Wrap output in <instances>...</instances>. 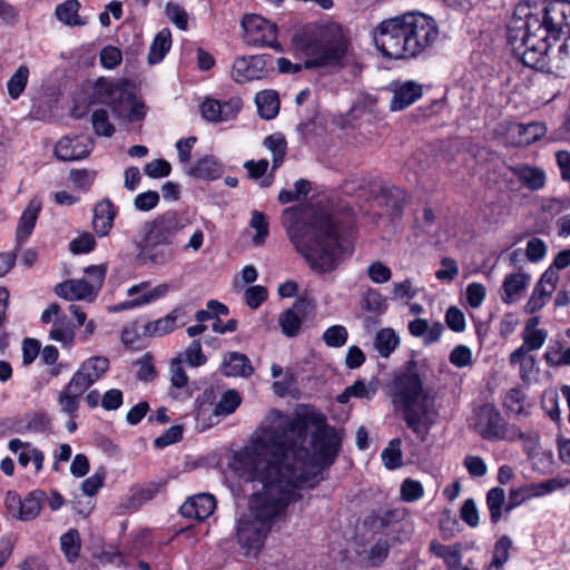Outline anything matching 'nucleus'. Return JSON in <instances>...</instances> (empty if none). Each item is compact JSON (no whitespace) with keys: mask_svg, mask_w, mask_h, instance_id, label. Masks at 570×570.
<instances>
[{"mask_svg":"<svg viewBox=\"0 0 570 570\" xmlns=\"http://www.w3.org/2000/svg\"><path fill=\"white\" fill-rule=\"evenodd\" d=\"M308 419L318 425L312 435V455L297 444L305 436L299 420L271 410L248 444L234 453L230 468L248 475L259 464L265 468V462L272 463L279 471L283 484L295 493L299 488H313L320 481L321 469L333 463L342 438L325 424L324 414L311 411Z\"/></svg>","mask_w":570,"mask_h":570,"instance_id":"obj_1","label":"nucleus"},{"mask_svg":"<svg viewBox=\"0 0 570 570\" xmlns=\"http://www.w3.org/2000/svg\"><path fill=\"white\" fill-rule=\"evenodd\" d=\"M567 35L560 51L570 52V1L543 0L531 8L518 4L507 22L505 50L524 66L542 69L551 40Z\"/></svg>","mask_w":570,"mask_h":570,"instance_id":"obj_2","label":"nucleus"},{"mask_svg":"<svg viewBox=\"0 0 570 570\" xmlns=\"http://www.w3.org/2000/svg\"><path fill=\"white\" fill-rule=\"evenodd\" d=\"M240 478L257 480L262 484L248 500V508L236 527V540L246 556H256L264 546L273 525L286 515L288 504L297 499L294 491L283 484L279 471L272 463L265 462L248 475L233 469Z\"/></svg>","mask_w":570,"mask_h":570,"instance_id":"obj_3","label":"nucleus"},{"mask_svg":"<svg viewBox=\"0 0 570 570\" xmlns=\"http://www.w3.org/2000/svg\"><path fill=\"white\" fill-rule=\"evenodd\" d=\"M283 224L295 249L315 273H331L343 261L337 229L327 215L313 208H287Z\"/></svg>","mask_w":570,"mask_h":570,"instance_id":"obj_4","label":"nucleus"},{"mask_svg":"<svg viewBox=\"0 0 570 570\" xmlns=\"http://www.w3.org/2000/svg\"><path fill=\"white\" fill-rule=\"evenodd\" d=\"M373 41L385 57H416L439 38L435 20L422 12H406L380 22L373 30Z\"/></svg>","mask_w":570,"mask_h":570,"instance_id":"obj_5","label":"nucleus"},{"mask_svg":"<svg viewBox=\"0 0 570 570\" xmlns=\"http://www.w3.org/2000/svg\"><path fill=\"white\" fill-rule=\"evenodd\" d=\"M392 401L404 410L407 426L422 439L435 423L438 411L434 399L423 389L420 376L414 372L397 375L392 382Z\"/></svg>","mask_w":570,"mask_h":570,"instance_id":"obj_6","label":"nucleus"},{"mask_svg":"<svg viewBox=\"0 0 570 570\" xmlns=\"http://www.w3.org/2000/svg\"><path fill=\"white\" fill-rule=\"evenodd\" d=\"M94 98L97 102L110 107L117 119L136 122L146 116L145 104L135 97L127 81L99 80L95 87Z\"/></svg>","mask_w":570,"mask_h":570,"instance_id":"obj_7","label":"nucleus"},{"mask_svg":"<svg viewBox=\"0 0 570 570\" xmlns=\"http://www.w3.org/2000/svg\"><path fill=\"white\" fill-rule=\"evenodd\" d=\"M193 223L187 212L167 210L144 225L145 247L170 246L176 237Z\"/></svg>","mask_w":570,"mask_h":570,"instance_id":"obj_8","label":"nucleus"},{"mask_svg":"<svg viewBox=\"0 0 570 570\" xmlns=\"http://www.w3.org/2000/svg\"><path fill=\"white\" fill-rule=\"evenodd\" d=\"M345 53V42L342 29L336 23L321 28L320 39L307 47V67H327L340 62Z\"/></svg>","mask_w":570,"mask_h":570,"instance_id":"obj_9","label":"nucleus"},{"mask_svg":"<svg viewBox=\"0 0 570 570\" xmlns=\"http://www.w3.org/2000/svg\"><path fill=\"white\" fill-rule=\"evenodd\" d=\"M244 40L250 46H267L282 50L277 42V27L275 23L258 14H247L242 20Z\"/></svg>","mask_w":570,"mask_h":570,"instance_id":"obj_10","label":"nucleus"},{"mask_svg":"<svg viewBox=\"0 0 570 570\" xmlns=\"http://www.w3.org/2000/svg\"><path fill=\"white\" fill-rule=\"evenodd\" d=\"M272 57L266 55L244 56L234 60L230 76L238 83L261 80L273 72Z\"/></svg>","mask_w":570,"mask_h":570,"instance_id":"obj_11","label":"nucleus"},{"mask_svg":"<svg viewBox=\"0 0 570 570\" xmlns=\"http://www.w3.org/2000/svg\"><path fill=\"white\" fill-rule=\"evenodd\" d=\"M169 289L170 286L166 283L149 288L148 283L141 282L139 284L130 286L127 289V295L130 297V299L117 304L116 306L112 307V311L121 312L148 305L165 297L168 294Z\"/></svg>","mask_w":570,"mask_h":570,"instance_id":"obj_12","label":"nucleus"},{"mask_svg":"<svg viewBox=\"0 0 570 570\" xmlns=\"http://www.w3.org/2000/svg\"><path fill=\"white\" fill-rule=\"evenodd\" d=\"M109 367V360L105 356H91L83 361L70 379L85 391L99 381Z\"/></svg>","mask_w":570,"mask_h":570,"instance_id":"obj_13","label":"nucleus"},{"mask_svg":"<svg viewBox=\"0 0 570 570\" xmlns=\"http://www.w3.org/2000/svg\"><path fill=\"white\" fill-rule=\"evenodd\" d=\"M393 97L390 101L392 111L407 108L422 97V86L413 80L396 81L390 85Z\"/></svg>","mask_w":570,"mask_h":570,"instance_id":"obj_14","label":"nucleus"},{"mask_svg":"<svg viewBox=\"0 0 570 570\" xmlns=\"http://www.w3.org/2000/svg\"><path fill=\"white\" fill-rule=\"evenodd\" d=\"M242 108L239 99L220 104L216 99L207 98L200 105V112L204 119L212 122L227 121L235 117Z\"/></svg>","mask_w":570,"mask_h":570,"instance_id":"obj_15","label":"nucleus"},{"mask_svg":"<svg viewBox=\"0 0 570 570\" xmlns=\"http://www.w3.org/2000/svg\"><path fill=\"white\" fill-rule=\"evenodd\" d=\"M216 508L215 498L209 493H199L188 498L180 507V513L185 518L205 520Z\"/></svg>","mask_w":570,"mask_h":570,"instance_id":"obj_16","label":"nucleus"},{"mask_svg":"<svg viewBox=\"0 0 570 570\" xmlns=\"http://www.w3.org/2000/svg\"><path fill=\"white\" fill-rule=\"evenodd\" d=\"M185 312L181 307H176L166 316L156 321L149 322L144 326V334L146 336L160 337L174 332L177 327L185 324L183 321Z\"/></svg>","mask_w":570,"mask_h":570,"instance_id":"obj_17","label":"nucleus"},{"mask_svg":"<svg viewBox=\"0 0 570 570\" xmlns=\"http://www.w3.org/2000/svg\"><path fill=\"white\" fill-rule=\"evenodd\" d=\"M92 287L86 279H69L58 284L55 293L67 301L85 299L91 302L97 296Z\"/></svg>","mask_w":570,"mask_h":570,"instance_id":"obj_18","label":"nucleus"},{"mask_svg":"<svg viewBox=\"0 0 570 570\" xmlns=\"http://www.w3.org/2000/svg\"><path fill=\"white\" fill-rule=\"evenodd\" d=\"M89 153V142L79 137H63L57 142L55 147L56 157L63 161L82 159L87 157Z\"/></svg>","mask_w":570,"mask_h":570,"instance_id":"obj_19","label":"nucleus"},{"mask_svg":"<svg viewBox=\"0 0 570 570\" xmlns=\"http://www.w3.org/2000/svg\"><path fill=\"white\" fill-rule=\"evenodd\" d=\"M531 282V275L522 268L508 274L503 281L504 297L507 304H512L521 299Z\"/></svg>","mask_w":570,"mask_h":570,"instance_id":"obj_20","label":"nucleus"},{"mask_svg":"<svg viewBox=\"0 0 570 570\" xmlns=\"http://www.w3.org/2000/svg\"><path fill=\"white\" fill-rule=\"evenodd\" d=\"M409 332L412 336L421 338L425 345L440 341L444 326L441 322H430L426 318H414L409 323Z\"/></svg>","mask_w":570,"mask_h":570,"instance_id":"obj_21","label":"nucleus"},{"mask_svg":"<svg viewBox=\"0 0 570 570\" xmlns=\"http://www.w3.org/2000/svg\"><path fill=\"white\" fill-rule=\"evenodd\" d=\"M253 366L249 358L238 352H229L224 355L222 362V373L225 376L248 377L253 373Z\"/></svg>","mask_w":570,"mask_h":570,"instance_id":"obj_22","label":"nucleus"},{"mask_svg":"<svg viewBox=\"0 0 570 570\" xmlns=\"http://www.w3.org/2000/svg\"><path fill=\"white\" fill-rule=\"evenodd\" d=\"M85 392L86 391L81 389V386L70 380L58 395V405L60 411L69 415L71 419L77 416L80 400Z\"/></svg>","mask_w":570,"mask_h":570,"instance_id":"obj_23","label":"nucleus"},{"mask_svg":"<svg viewBox=\"0 0 570 570\" xmlns=\"http://www.w3.org/2000/svg\"><path fill=\"white\" fill-rule=\"evenodd\" d=\"M40 212L41 202L38 198L31 199L22 212L17 226L16 235L19 243L26 242L31 235Z\"/></svg>","mask_w":570,"mask_h":570,"instance_id":"obj_24","label":"nucleus"},{"mask_svg":"<svg viewBox=\"0 0 570 570\" xmlns=\"http://www.w3.org/2000/svg\"><path fill=\"white\" fill-rule=\"evenodd\" d=\"M116 209L109 199L99 202L94 209L92 226L95 233L104 237L112 227Z\"/></svg>","mask_w":570,"mask_h":570,"instance_id":"obj_25","label":"nucleus"},{"mask_svg":"<svg viewBox=\"0 0 570 570\" xmlns=\"http://www.w3.org/2000/svg\"><path fill=\"white\" fill-rule=\"evenodd\" d=\"M187 174L197 178L214 180L222 176L223 165L214 156H204L187 170Z\"/></svg>","mask_w":570,"mask_h":570,"instance_id":"obj_26","label":"nucleus"},{"mask_svg":"<svg viewBox=\"0 0 570 570\" xmlns=\"http://www.w3.org/2000/svg\"><path fill=\"white\" fill-rule=\"evenodd\" d=\"M509 170L531 190H539L546 184V174L538 167L514 166L509 167Z\"/></svg>","mask_w":570,"mask_h":570,"instance_id":"obj_27","label":"nucleus"},{"mask_svg":"<svg viewBox=\"0 0 570 570\" xmlns=\"http://www.w3.org/2000/svg\"><path fill=\"white\" fill-rule=\"evenodd\" d=\"M503 405L508 416L520 419L529 414L527 395L518 387L508 391L504 396Z\"/></svg>","mask_w":570,"mask_h":570,"instance_id":"obj_28","label":"nucleus"},{"mask_svg":"<svg viewBox=\"0 0 570 570\" xmlns=\"http://www.w3.org/2000/svg\"><path fill=\"white\" fill-rule=\"evenodd\" d=\"M80 3L78 0H67L56 7L57 19L69 27H82L87 20L79 16Z\"/></svg>","mask_w":570,"mask_h":570,"instance_id":"obj_29","label":"nucleus"},{"mask_svg":"<svg viewBox=\"0 0 570 570\" xmlns=\"http://www.w3.org/2000/svg\"><path fill=\"white\" fill-rule=\"evenodd\" d=\"M255 102L258 114L264 119H273L279 111L278 95L274 90H262L256 94Z\"/></svg>","mask_w":570,"mask_h":570,"instance_id":"obj_30","label":"nucleus"},{"mask_svg":"<svg viewBox=\"0 0 570 570\" xmlns=\"http://www.w3.org/2000/svg\"><path fill=\"white\" fill-rule=\"evenodd\" d=\"M171 47V33L170 30L165 28L160 30L154 41L151 42L149 53H148V62L150 65H156L160 62L166 53L169 51Z\"/></svg>","mask_w":570,"mask_h":570,"instance_id":"obj_31","label":"nucleus"},{"mask_svg":"<svg viewBox=\"0 0 570 570\" xmlns=\"http://www.w3.org/2000/svg\"><path fill=\"white\" fill-rule=\"evenodd\" d=\"M263 145L272 154V169L276 170L284 161L287 144L282 134L269 135L264 139Z\"/></svg>","mask_w":570,"mask_h":570,"instance_id":"obj_32","label":"nucleus"},{"mask_svg":"<svg viewBox=\"0 0 570 570\" xmlns=\"http://www.w3.org/2000/svg\"><path fill=\"white\" fill-rule=\"evenodd\" d=\"M46 493L42 490H33L22 500L20 520H33L41 511Z\"/></svg>","mask_w":570,"mask_h":570,"instance_id":"obj_33","label":"nucleus"},{"mask_svg":"<svg viewBox=\"0 0 570 570\" xmlns=\"http://www.w3.org/2000/svg\"><path fill=\"white\" fill-rule=\"evenodd\" d=\"M513 130L521 132L522 136L520 139H514L513 144L515 146H528L546 134V126L540 122L515 124Z\"/></svg>","mask_w":570,"mask_h":570,"instance_id":"obj_34","label":"nucleus"},{"mask_svg":"<svg viewBox=\"0 0 570 570\" xmlns=\"http://www.w3.org/2000/svg\"><path fill=\"white\" fill-rule=\"evenodd\" d=\"M90 122L96 135L101 137H111L116 128L109 119L106 108L100 107L92 110Z\"/></svg>","mask_w":570,"mask_h":570,"instance_id":"obj_35","label":"nucleus"},{"mask_svg":"<svg viewBox=\"0 0 570 570\" xmlns=\"http://www.w3.org/2000/svg\"><path fill=\"white\" fill-rule=\"evenodd\" d=\"M399 343V337L390 327L379 331L374 340V346L382 357H389Z\"/></svg>","mask_w":570,"mask_h":570,"instance_id":"obj_36","label":"nucleus"},{"mask_svg":"<svg viewBox=\"0 0 570 570\" xmlns=\"http://www.w3.org/2000/svg\"><path fill=\"white\" fill-rule=\"evenodd\" d=\"M29 73V68L21 65L7 81V91L12 100H17L23 94L28 85Z\"/></svg>","mask_w":570,"mask_h":570,"instance_id":"obj_37","label":"nucleus"},{"mask_svg":"<svg viewBox=\"0 0 570 570\" xmlns=\"http://www.w3.org/2000/svg\"><path fill=\"white\" fill-rule=\"evenodd\" d=\"M49 337L61 343L63 346H71L75 341V331L65 316L58 317L53 322Z\"/></svg>","mask_w":570,"mask_h":570,"instance_id":"obj_38","label":"nucleus"},{"mask_svg":"<svg viewBox=\"0 0 570 570\" xmlns=\"http://www.w3.org/2000/svg\"><path fill=\"white\" fill-rule=\"evenodd\" d=\"M175 360L191 367H199L207 362V356L203 353L200 341L193 340Z\"/></svg>","mask_w":570,"mask_h":570,"instance_id":"obj_39","label":"nucleus"},{"mask_svg":"<svg viewBox=\"0 0 570 570\" xmlns=\"http://www.w3.org/2000/svg\"><path fill=\"white\" fill-rule=\"evenodd\" d=\"M80 537L76 529H70L60 537V548L69 562L75 561L80 552Z\"/></svg>","mask_w":570,"mask_h":570,"instance_id":"obj_40","label":"nucleus"},{"mask_svg":"<svg viewBox=\"0 0 570 570\" xmlns=\"http://www.w3.org/2000/svg\"><path fill=\"white\" fill-rule=\"evenodd\" d=\"M299 305L301 303H296L293 308L286 309L279 316V325L286 336H296L301 330L302 321L296 312Z\"/></svg>","mask_w":570,"mask_h":570,"instance_id":"obj_41","label":"nucleus"},{"mask_svg":"<svg viewBox=\"0 0 570 570\" xmlns=\"http://www.w3.org/2000/svg\"><path fill=\"white\" fill-rule=\"evenodd\" d=\"M242 399L237 391H226L217 402L214 413L216 415H229L240 405Z\"/></svg>","mask_w":570,"mask_h":570,"instance_id":"obj_42","label":"nucleus"},{"mask_svg":"<svg viewBox=\"0 0 570 570\" xmlns=\"http://www.w3.org/2000/svg\"><path fill=\"white\" fill-rule=\"evenodd\" d=\"M381 459L384 463V466L389 470L400 468L402 465L401 440H392L382 451Z\"/></svg>","mask_w":570,"mask_h":570,"instance_id":"obj_43","label":"nucleus"},{"mask_svg":"<svg viewBox=\"0 0 570 570\" xmlns=\"http://www.w3.org/2000/svg\"><path fill=\"white\" fill-rule=\"evenodd\" d=\"M548 337V332L543 328L532 332H523V344L517 348V356L523 352L537 351L542 347Z\"/></svg>","mask_w":570,"mask_h":570,"instance_id":"obj_44","label":"nucleus"},{"mask_svg":"<svg viewBox=\"0 0 570 570\" xmlns=\"http://www.w3.org/2000/svg\"><path fill=\"white\" fill-rule=\"evenodd\" d=\"M560 399L557 390L544 391L541 397V406L549 417L554 422L561 421Z\"/></svg>","mask_w":570,"mask_h":570,"instance_id":"obj_45","label":"nucleus"},{"mask_svg":"<svg viewBox=\"0 0 570 570\" xmlns=\"http://www.w3.org/2000/svg\"><path fill=\"white\" fill-rule=\"evenodd\" d=\"M348 332L343 325H332L326 328L322 335L324 343L328 347H342L346 344Z\"/></svg>","mask_w":570,"mask_h":570,"instance_id":"obj_46","label":"nucleus"},{"mask_svg":"<svg viewBox=\"0 0 570 570\" xmlns=\"http://www.w3.org/2000/svg\"><path fill=\"white\" fill-rule=\"evenodd\" d=\"M419 289L413 281L406 278L402 282H394L391 289V298L394 301H411L417 296Z\"/></svg>","mask_w":570,"mask_h":570,"instance_id":"obj_47","label":"nucleus"},{"mask_svg":"<svg viewBox=\"0 0 570 570\" xmlns=\"http://www.w3.org/2000/svg\"><path fill=\"white\" fill-rule=\"evenodd\" d=\"M363 307L367 312L383 314L387 309L386 297L377 289H368L363 297Z\"/></svg>","mask_w":570,"mask_h":570,"instance_id":"obj_48","label":"nucleus"},{"mask_svg":"<svg viewBox=\"0 0 570 570\" xmlns=\"http://www.w3.org/2000/svg\"><path fill=\"white\" fill-rule=\"evenodd\" d=\"M551 295L552 294L548 292L547 288L541 287V285H535L524 306L525 313L534 314L540 311L547 304Z\"/></svg>","mask_w":570,"mask_h":570,"instance_id":"obj_49","label":"nucleus"},{"mask_svg":"<svg viewBox=\"0 0 570 570\" xmlns=\"http://www.w3.org/2000/svg\"><path fill=\"white\" fill-rule=\"evenodd\" d=\"M510 362L515 365L519 364L520 377L523 381L529 380L530 374L533 373L535 367V358L529 355L528 352H523L517 356V350L510 355Z\"/></svg>","mask_w":570,"mask_h":570,"instance_id":"obj_50","label":"nucleus"},{"mask_svg":"<svg viewBox=\"0 0 570 570\" xmlns=\"http://www.w3.org/2000/svg\"><path fill=\"white\" fill-rule=\"evenodd\" d=\"M165 12L170 22H173L178 29L187 30L188 14L181 6L175 2H168L166 4Z\"/></svg>","mask_w":570,"mask_h":570,"instance_id":"obj_51","label":"nucleus"},{"mask_svg":"<svg viewBox=\"0 0 570 570\" xmlns=\"http://www.w3.org/2000/svg\"><path fill=\"white\" fill-rule=\"evenodd\" d=\"M45 455L42 451L37 448L29 446L24 451L19 452L18 463L26 468L30 462L35 464L36 472H40L43 468Z\"/></svg>","mask_w":570,"mask_h":570,"instance_id":"obj_52","label":"nucleus"},{"mask_svg":"<svg viewBox=\"0 0 570 570\" xmlns=\"http://www.w3.org/2000/svg\"><path fill=\"white\" fill-rule=\"evenodd\" d=\"M250 227L256 230L253 242L257 245L264 243L268 235V220L267 217L257 210H254L250 218Z\"/></svg>","mask_w":570,"mask_h":570,"instance_id":"obj_53","label":"nucleus"},{"mask_svg":"<svg viewBox=\"0 0 570 570\" xmlns=\"http://www.w3.org/2000/svg\"><path fill=\"white\" fill-rule=\"evenodd\" d=\"M367 276L374 284H384L391 279L392 271L384 263L375 261L367 266Z\"/></svg>","mask_w":570,"mask_h":570,"instance_id":"obj_54","label":"nucleus"},{"mask_svg":"<svg viewBox=\"0 0 570 570\" xmlns=\"http://www.w3.org/2000/svg\"><path fill=\"white\" fill-rule=\"evenodd\" d=\"M424 489L421 482L412 479H405L401 484V499L405 502H414L421 499Z\"/></svg>","mask_w":570,"mask_h":570,"instance_id":"obj_55","label":"nucleus"},{"mask_svg":"<svg viewBox=\"0 0 570 570\" xmlns=\"http://www.w3.org/2000/svg\"><path fill=\"white\" fill-rule=\"evenodd\" d=\"M159 203V194L156 190H148L138 194L134 199V206L139 212H149Z\"/></svg>","mask_w":570,"mask_h":570,"instance_id":"obj_56","label":"nucleus"},{"mask_svg":"<svg viewBox=\"0 0 570 570\" xmlns=\"http://www.w3.org/2000/svg\"><path fill=\"white\" fill-rule=\"evenodd\" d=\"M546 254L547 245L542 239L533 237L528 240L524 255L530 262H540Z\"/></svg>","mask_w":570,"mask_h":570,"instance_id":"obj_57","label":"nucleus"},{"mask_svg":"<svg viewBox=\"0 0 570 570\" xmlns=\"http://www.w3.org/2000/svg\"><path fill=\"white\" fill-rule=\"evenodd\" d=\"M171 166L165 159H155L144 167V173L150 178H163L170 174Z\"/></svg>","mask_w":570,"mask_h":570,"instance_id":"obj_58","label":"nucleus"},{"mask_svg":"<svg viewBox=\"0 0 570 570\" xmlns=\"http://www.w3.org/2000/svg\"><path fill=\"white\" fill-rule=\"evenodd\" d=\"M485 287L480 283H471L465 289L466 302L472 308L480 307L485 298Z\"/></svg>","mask_w":570,"mask_h":570,"instance_id":"obj_59","label":"nucleus"},{"mask_svg":"<svg viewBox=\"0 0 570 570\" xmlns=\"http://www.w3.org/2000/svg\"><path fill=\"white\" fill-rule=\"evenodd\" d=\"M445 323L450 330L460 333L465 330V316L456 306H451L445 313Z\"/></svg>","mask_w":570,"mask_h":570,"instance_id":"obj_60","label":"nucleus"},{"mask_svg":"<svg viewBox=\"0 0 570 570\" xmlns=\"http://www.w3.org/2000/svg\"><path fill=\"white\" fill-rule=\"evenodd\" d=\"M459 274V266L453 258L444 257L441 261V268L435 272L439 281L452 282Z\"/></svg>","mask_w":570,"mask_h":570,"instance_id":"obj_61","label":"nucleus"},{"mask_svg":"<svg viewBox=\"0 0 570 570\" xmlns=\"http://www.w3.org/2000/svg\"><path fill=\"white\" fill-rule=\"evenodd\" d=\"M449 360L456 367H465L472 363V351L465 345H458L450 353Z\"/></svg>","mask_w":570,"mask_h":570,"instance_id":"obj_62","label":"nucleus"},{"mask_svg":"<svg viewBox=\"0 0 570 570\" xmlns=\"http://www.w3.org/2000/svg\"><path fill=\"white\" fill-rule=\"evenodd\" d=\"M350 392H352L353 397L371 400L377 392V384L375 382L365 383L358 380L350 385Z\"/></svg>","mask_w":570,"mask_h":570,"instance_id":"obj_63","label":"nucleus"},{"mask_svg":"<svg viewBox=\"0 0 570 570\" xmlns=\"http://www.w3.org/2000/svg\"><path fill=\"white\" fill-rule=\"evenodd\" d=\"M533 497L531 487H520L510 491L509 503L504 507L505 512L511 511L513 508L522 504L528 499Z\"/></svg>","mask_w":570,"mask_h":570,"instance_id":"obj_64","label":"nucleus"}]
</instances>
